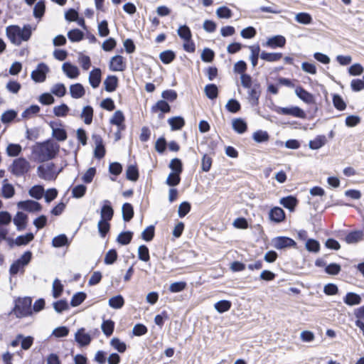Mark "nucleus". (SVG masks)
Returning a JSON list of instances; mask_svg holds the SVG:
<instances>
[{"mask_svg": "<svg viewBox=\"0 0 364 364\" xmlns=\"http://www.w3.org/2000/svg\"><path fill=\"white\" fill-rule=\"evenodd\" d=\"M21 146L19 144H10L6 148V153L9 156H16L21 153Z\"/></svg>", "mask_w": 364, "mask_h": 364, "instance_id": "nucleus-56", "label": "nucleus"}, {"mask_svg": "<svg viewBox=\"0 0 364 364\" xmlns=\"http://www.w3.org/2000/svg\"><path fill=\"white\" fill-rule=\"evenodd\" d=\"M84 33L80 30L75 28L68 33V37L72 42H79L83 38Z\"/></svg>", "mask_w": 364, "mask_h": 364, "instance_id": "nucleus-48", "label": "nucleus"}, {"mask_svg": "<svg viewBox=\"0 0 364 364\" xmlns=\"http://www.w3.org/2000/svg\"><path fill=\"white\" fill-rule=\"evenodd\" d=\"M333 104L334 107L340 111L344 110L346 107V102L339 95H333Z\"/></svg>", "mask_w": 364, "mask_h": 364, "instance_id": "nucleus-62", "label": "nucleus"}, {"mask_svg": "<svg viewBox=\"0 0 364 364\" xmlns=\"http://www.w3.org/2000/svg\"><path fill=\"white\" fill-rule=\"evenodd\" d=\"M48 72V66L44 63H41L37 65L36 69L32 71L31 79L36 82H43L46 80Z\"/></svg>", "mask_w": 364, "mask_h": 364, "instance_id": "nucleus-6", "label": "nucleus"}, {"mask_svg": "<svg viewBox=\"0 0 364 364\" xmlns=\"http://www.w3.org/2000/svg\"><path fill=\"white\" fill-rule=\"evenodd\" d=\"M70 93L73 98L78 99L85 95V90L82 84L75 83L70 86Z\"/></svg>", "mask_w": 364, "mask_h": 364, "instance_id": "nucleus-20", "label": "nucleus"}, {"mask_svg": "<svg viewBox=\"0 0 364 364\" xmlns=\"http://www.w3.org/2000/svg\"><path fill=\"white\" fill-rule=\"evenodd\" d=\"M126 176L128 180L136 181L139 178V171L137 167L134 165L129 166L126 171Z\"/></svg>", "mask_w": 364, "mask_h": 364, "instance_id": "nucleus-45", "label": "nucleus"}, {"mask_svg": "<svg viewBox=\"0 0 364 364\" xmlns=\"http://www.w3.org/2000/svg\"><path fill=\"white\" fill-rule=\"evenodd\" d=\"M61 171L62 168L58 171H56L55 170V164L53 163L48 164L46 166H39L37 168L38 176L47 181L55 179Z\"/></svg>", "mask_w": 364, "mask_h": 364, "instance_id": "nucleus-4", "label": "nucleus"}, {"mask_svg": "<svg viewBox=\"0 0 364 364\" xmlns=\"http://www.w3.org/2000/svg\"><path fill=\"white\" fill-rule=\"evenodd\" d=\"M248 91V99L252 105H257L261 95V86L259 83H255Z\"/></svg>", "mask_w": 364, "mask_h": 364, "instance_id": "nucleus-13", "label": "nucleus"}, {"mask_svg": "<svg viewBox=\"0 0 364 364\" xmlns=\"http://www.w3.org/2000/svg\"><path fill=\"white\" fill-rule=\"evenodd\" d=\"M305 247L310 252L318 253L320 250V244L314 239H308Z\"/></svg>", "mask_w": 364, "mask_h": 364, "instance_id": "nucleus-41", "label": "nucleus"}, {"mask_svg": "<svg viewBox=\"0 0 364 364\" xmlns=\"http://www.w3.org/2000/svg\"><path fill=\"white\" fill-rule=\"evenodd\" d=\"M285 43V38L282 36L278 35L268 38L266 42V46L271 48H276L277 47H284Z\"/></svg>", "mask_w": 364, "mask_h": 364, "instance_id": "nucleus-17", "label": "nucleus"}, {"mask_svg": "<svg viewBox=\"0 0 364 364\" xmlns=\"http://www.w3.org/2000/svg\"><path fill=\"white\" fill-rule=\"evenodd\" d=\"M68 244V239L65 234L55 237L52 240V245L55 247H60Z\"/></svg>", "mask_w": 364, "mask_h": 364, "instance_id": "nucleus-49", "label": "nucleus"}, {"mask_svg": "<svg viewBox=\"0 0 364 364\" xmlns=\"http://www.w3.org/2000/svg\"><path fill=\"white\" fill-rule=\"evenodd\" d=\"M280 204H282L284 208L292 211L297 204V199L292 196L284 197L281 198Z\"/></svg>", "mask_w": 364, "mask_h": 364, "instance_id": "nucleus-29", "label": "nucleus"}, {"mask_svg": "<svg viewBox=\"0 0 364 364\" xmlns=\"http://www.w3.org/2000/svg\"><path fill=\"white\" fill-rule=\"evenodd\" d=\"M295 94L300 100L306 104L311 105L314 103V95L301 86H299L295 89Z\"/></svg>", "mask_w": 364, "mask_h": 364, "instance_id": "nucleus-14", "label": "nucleus"}, {"mask_svg": "<svg viewBox=\"0 0 364 364\" xmlns=\"http://www.w3.org/2000/svg\"><path fill=\"white\" fill-rule=\"evenodd\" d=\"M56 123L51 122L50 123V127L52 129V135L54 138H55L58 141H65L67 139V133L66 131L61 128H58L55 126Z\"/></svg>", "mask_w": 364, "mask_h": 364, "instance_id": "nucleus-19", "label": "nucleus"}, {"mask_svg": "<svg viewBox=\"0 0 364 364\" xmlns=\"http://www.w3.org/2000/svg\"><path fill=\"white\" fill-rule=\"evenodd\" d=\"M217 16L220 18H230L232 17V11L227 6H220L216 11Z\"/></svg>", "mask_w": 364, "mask_h": 364, "instance_id": "nucleus-61", "label": "nucleus"}, {"mask_svg": "<svg viewBox=\"0 0 364 364\" xmlns=\"http://www.w3.org/2000/svg\"><path fill=\"white\" fill-rule=\"evenodd\" d=\"M6 33L10 41L19 46L22 41H27L31 36V26L25 25L22 28L18 26H9L6 28Z\"/></svg>", "mask_w": 364, "mask_h": 364, "instance_id": "nucleus-2", "label": "nucleus"}, {"mask_svg": "<svg viewBox=\"0 0 364 364\" xmlns=\"http://www.w3.org/2000/svg\"><path fill=\"white\" fill-rule=\"evenodd\" d=\"M97 29L98 33L101 37H106L109 34L108 23L106 20H103L98 23Z\"/></svg>", "mask_w": 364, "mask_h": 364, "instance_id": "nucleus-63", "label": "nucleus"}, {"mask_svg": "<svg viewBox=\"0 0 364 364\" xmlns=\"http://www.w3.org/2000/svg\"><path fill=\"white\" fill-rule=\"evenodd\" d=\"M17 206L19 209L28 211V212H39L41 210V205L35 200H27L20 201L17 203Z\"/></svg>", "mask_w": 364, "mask_h": 364, "instance_id": "nucleus-8", "label": "nucleus"}, {"mask_svg": "<svg viewBox=\"0 0 364 364\" xmlns=\"http://www.w3.org/2000/svg\"><path fill=\"white\" fill-rule=\"evenodd\" d=\"M51 92L57 97H63L66 93V88L64 84H55L51 89Z\"/></svg>", "mask_w": 364, "mask_h": 364, "instance_id": "nucleus-59", "label": "nucleus"}, {"mask_svg": "<svg viewBox=\"0 0 364 364\" xmlns=\"http://www.w3.org/2000/svg\"><path fill=\"white\" fill-rule=\"evenodd\" d=\"M62 70L67 77L71 79L77 78L80 74L77 67L68 62L63 64Z\"/></svg>", "mask_w": 364, "mask_h": 364, "instance_id": "nucleus-15", "label": "nucleus"}, {"mask_svg": "<svg viewBox=\"0 0 364 364\" xmlns=\"http://www.w3.org/2000/svg\"><path fill=\"white\" fill-rule=\"evenodd\" d=\"M32 300L30 297L19 298L15 301L14 314L18 318L26 317L31 314Z\"/></svg>", "mask_w": 364, "mask_h": 364, "instance_id": "nucleus-3", "label": "nucleus"}, {"mask_svg": "<svg viewBox=\"0 0 364 364\" xmlns=\"http://www.w3.org/2000/svg\"><path fill=\"white\" fill-rule=\"evenodd\" d=\"M278 113L284 115H291L293 117L304 119L306 117L304 111L299 107H280Z\"/></svg>", "mask_w": 364, "mask_h": 364, "instance_id": "nucleus-10", "label": "nucleus"}, {"mask_svg": "<svg viewBox=\"0 0 364 364\" xmlns=\"http://www.w3.org/2000/svg\"><path fill=\"white\" fill-rule=\"evenodd\" d=\"M326 143V138L324 135L317 136L314 139L309 141V148L311 149H318L323 146Z\"/></svg>", "mask_w": 364, "mask_h": 364, "instance_id": "nucleus-28", "label": "nucleus"}, {"mask_svg": "<svg viewBox=\"0 0 364 364\" xmlns=\"http://www.w3.org/2000/svg\"><path fill=\"white\" fill-rule=\"evenodd\" d=\"M138 257L140 260L143 262H148L150 259L149 256V248L144 245H141L138 248Z\"/></svg>", "mask_w": 364, "mask_h": 364, "instance_id": "nucleus-53", "label": "nucleus"}, {"mask_svg": "<svg viewBox=\"0 0 364 364\" xmlns=\"http://www.w3.org/2000/svg\"><path fill=\"white\" fill-rule=\"evenodd\" d=\"M75 341L80 346L83 347L90 343L92 338L90 333L85 332L84 328H80L75 334Z\"/></svg>", "mask_w": 364, "mask_h": 364, "instance_id": "nucleus-9", "label": "nucleus"}, {"mask_svg": "<svg viewBox=\"0 0 364 364\" xmlns=\"http://www.w3.org/2000/svg\"><path fill=\"white\" fill-rule=\"evenodd\" d=\"M114 215V210L112 207L111 202L108 200L102 201V206L100 210L101 220L110 221Z\"/></svg>", "mask_w": 364, "mask_h": 364, "instance_id": "nucleus-11", "label": "nucleus"}, {"mask_svg": "<svg viewBox=\"0 0 364 364\" xmlns=\"http://www.w3.org/2000/svg\"><path fill=\"white\" fill-rule=\"evenodd\" d=\"M231 302L228 300H221L215 304L214 306L219 313L228 311L231 308Z\"/></svg>", "mask_w": 364, "mask_h": 364, "instance_id": "nucleus-50", "label": "nucleus"}, {"mask_svg": "<svg viewBox=\"0 0 364 364\" xmlns=\"http://www.w3.org/2000/svg\"><path fill=\"white\" fill-rule=\"evenodd\" d=\"M69 111L68 107L65 104L55 106L53 108V113L57 117H65Z\"/></svg>", "mask_w": 364, "mask_h": 364, "instance_id": "nucleus-64", "label": "nucleus"}, {"mask_svg": "<svg viewBox=\"0 0 364 364\" xmlns=\"http://www.w3.org/2000/svg\"><path fill=\"white\" fill-rule=\"evenodd\" d=\"M104 85L107 92H114L118 85V78L115 75H108L104 81Z\"/></svg>", "mask_w": 364, "mask_h": 364, "instance_id": "nucleus-22", "label": "nucleus"}, {"mask_svg": "<svg viewBox=\"0 0 364 364\" xmlns=\"http://www.w3.org/2000/svg\"><path fill=\"white\" fill-rule=\"evenodd\" d=\"M273 246L277 250H282L287 247H296V242L288 237H277L273 240Z\"/></svg>", "mask_w": 364, "mask_h": 364, "instance_id": "nucleus-7", "label": "nucleus"}, {"mask_svg": "<svg viewBox=\"0 0 364 364\" xmlns=\"http://www.w3.org/2000/svg\"><path fill=\"white\" fill-rule=\"evenodd\" d=\"M59 149V144L48 140L36 146L33 153L38 161L44 162L55 158Z\"/></svg>", "mask_w": 364, "mask_h": 364, "instance_id": "nucleus-1", "label": "nucleus"}, {"mask_svg": "<svg viewBox=\"0 0 364 364\" xmlns=\"http://www.w3.org/2000/svg\"><path fill=\"white\" fill-rule=\"evenodd\" d=\"M177 33L183 41L191 40L192 37L191 31L186 25L179 26Z\"/></svg>", "mask_w": 364, "mask_h": 364, "instance_id": "nucleus-44", "label": "nucleus"}, {"mask_svg": "<svg viewBox=\"0 0 364 364\" xmlns=\"http://www.w3.org/2000/svg\"><path fill=\"white\" fill-rule=\"evenodd\" d=\"M168 122L171 127V130L181 129L185 124V121L181 117H174L169 118Z\"/></svg>", "mask_w": 364, "mask_h": 364, "instance_id": "nucleus-30", "label": "nucleus"}, {"mask_svg": "<svg viewBox=\"0 0 364 364\" xmlns=\"http://www.w3.org/2000/svg\"><path fill=\"white\" fill-rule=\"evenodd\" d=\"M40 111L38 105H33L26 109L21 114V117L25 119L31 118L33 115L36 114Z\"/></svg>", "mask_w": 364, "mask_h": 364, "instance_id": "nucleus-51", "label": "nucleus"}, {"mask_svg": "<svg viewBox=\"0 0 364 364\" xmlns=\"http://www.w3.org/2000/svg\"><path fill=\"white\" fill-rule=\"evenodd\" d=\"M225 107L227 109L232 113L237 112L241 107L240 102L235 99L229 100Z\"/></svg>", "mask_w": 364, "mask_h": 364, "instance_id": "nucleus-60", "label": "nucleus"}, {"mask_svg": "<svg viewBox=\"0 0 364 364\" xmlns=\"http://www.w3.org/2000/svg\"><path fill=\"white\" fill-rule=\"evenodd\" d=\"M232 128L238 134H243L247 131V125L244 119L237 118L232 120Z\"/></svg>", "mask_w": 364, "mask_h": 364, "instance_id": "nucleus-26", "label": "nucleus"}, {"mask_svg": "<svg viewBox=\"0 0 364 364\" xmlns=\"http://www.w3.org/2000/svg\"><path fill=\"white\" fill-rule=\"evenodd\" d=\"M176 57V55L173 51L171 50H167L163 51L159 55V58L164 64H168L171 63Z\"/></svg>", "mask_w": 364, "mask_h": 364, "instance_id": "nucleus-43", "label": "nucleus"}, {"mask_svg": "<svg viewBox=\"0 0 364 364\" xmlns=\"http://www.w3.org/2000/svg\"><path fill=\"white\" fill-rule=\"evenodd\" d=\"M252 139L257 143H263L269 141V135L266 131L257 130L253 133Z\"/></svg>", "mask_w": 364, "mask_h": 364, "instance_id": "nucleus-33", "label": "nucleus"}, {"mask_svg": "<svg viewBox=\"0 0 364 364\" xmlns=\"http://www.w3.org/2000/svg\"><path fill=\"white\" fill-rule=\"evenodd\" d=\"M86 299V294L84 292H77L75 294L70 301L72 306H77L81 304Z\"/></svg>", "mask_w": 364, "mask_h": 364, "instance_id": "nucleus-55", "label": "nucleus"}, {"mask_svg": "<svg viewBox=\"0 0 364 364\" xmlns=\"http://www.w3.org/2000/svg\"><path fill=\"white\" fill-rule=\"evenodd\" d=\"M28 216L22 212H18L13 221L18 231L24 230L26 227Z\"/></svg>", "mask_w": 364, "mask_h": 364, "instance_id": "nucleus-18", "label": "nucleus"}, {"mask_svg": "<svg viewBox=\"0 0 364 364\" xmlns=\"http://www.w3.org/2000/svg\"><path fill=\"white\" fill-rule=\"evenodd\" d=\"M80 117L83 119L85 124H90L92 122L93 108L90 105L84 107Z\"/></svg>", "mask_w": 364, "mask_h": 364, "instance_id": "nucleus-27", "label": "nucleus"}, {"mask_svg": "<svg viewBox=\"0 0 364 364\" xmlns=\"http://www.w3.org/2000/svg\"><path fill=\"white\" fill-rule=\"evenodd\" d=\"M97 228L101 237H105L110 228L109 220L100 219L97 223Z\"/></svg>", "mask_w": 364, "mask_h": 364, "instance_id": "nucleus-52", "label": "nucleus"}, {"mask_svg": "<svg viewBox=\"0 0 364 364\" xmlns=\"http://www.w3.org/2000/svg\"><path fill=\"white\" fill-rule=\"evenodd\" d=\"M110 345L119 353H124L127 350V346L125 343L121 341L118 338H112L110 341Z\"/></svg>", "mask_w": 364, "mask_h": 364, "instance_id": "nucleus-47", "label": "nucleus"}, {"mask_svg": "<svg viewBox=\"0 0 364 364\" xmlns=\"http://www.w3.org/2000/svg\"><path fill=\"white\" fill-rule=\"evenodd\" d=\"M2 196L5 198H11L15 193L14 186L10 183H4L2 188Z\"/></svg>", "mask_w": 364, "mask_h": 364, "instance_id": "nucleus-57", "label": "nucleus"}, {"mask_svg": "<svg viewBox=\"0 0 364 364\" xmlns=\"http://www.w3.org/2000/svg\"><path fill=\"white\" fill-rule=\"evenodd\" d=\"M109 305L113 309H120L122 308L124 304V300L122 296L117 295L115 296H113L109 299Z\"/></svg>", "mask_w": 364, "mask_h": 364, "instance_id": "nucleus-42", "label": "nucleus"}, {"mask_svg": "<svg viewBox=\"0 0 364 364\" xmlns=\"http://www.w3.org/2000/svg\"><path fill=\"white\" fill-rule=\"evenodd\" d=\"M101 328L106 336H110L114 331V323L112 320L104 321Z\"/></svg>", "mask_w": 364, "mask_h": 364, "instance_id": "nucleus-46", "label": "nucleus"}, {"mask_svg": "<svg viewBox=\"0 0 364 364\" xmlns=\"http://www.w3.org/2000/svg\"><path fill=\"white\" fill-rule=\"evenodd\" d=\"M261 59L267 62H276L282 58L281 53H267L262 51L260 54Z\"/></svg>", "mask_w": 364, "mask_h": 364, "instance_id": "nucleus-31", "label": "nucleus"}, {"mask_svg": "<svg viewBox=\"0 0 364 364\" xmlns=\"http://www.w3.org/2000/svg\"><path fill=\"white\" fill-rule=\"evenodd\" d=\"M151 110L154 112L160 110L162 113H168L171 110V107L165 100H159L152 107Z\"/></svg>", "mask_w": 364, "mask_h": 364, "instance_id": "nucleus-38", "label": "nucleus"}, {"mask_svg": "<svg viewBox=\"0 0 364 364\" xmlns=\"http://www.w3.org/2000/svg\"><path fill=\"white\" fill-rule=\"evenodd\" d=\"M46 10L45 1L43 0L38 1L33 8V16L36 18H41L44 15Z\"/></svg>", "mask_w": 364, "mask_h": 364, "instance_id": "nucleus-36", "label": "nucleus"}, {"mask_svg": "<svg viewBox=\"0 0 364 364\" xmlns=\"http://www.w3.org/2000/svg\"><path fill=\"white\" fill-rule=\"evenodd\" d=\"M269 218L275 223H280L285 218L284 211L281 208L275 207L270 210Z\"/></svg>", "mask_w": 364, "mask_h": 364, "instance_id": "nucleus-21", "label": "nucleus"}, {"mask_svg": "<svg viewBox=\"0 0 364 364\" xmlns=\"http://www.w3.org/2000/svg\"><path fill=\"white\" fill-rule=\"evenodd\" d=\"M122 218L125 222H129L134 216V208L132 204L125 203L122 208Z\"/></svg>", "mask_w": 364, "mask_h": 364, "instance_id": "nucleus-24", "label": "nucleus"}, {"mask_svg": "<svg viewBox=\"0 0 364 364\" xmlns=\"http://www.w3.org/2000/svg\"><path fill=\"white\" fill-rule=\"evenodd\" d=\"M204 92L208 98L214 100L217 98L218 95V89L215 84H208L205 85Z\"/></svg>", "mask_w": 364, "mask_h": 364, "instance_id": "nucleus-32", "label": "nucleus"}, {"mask_svg": "<svg viewBox=\"0 0 364 364\" xmlns=\"http://www.w3.org/2000/svg\"><path fill=\"white\" fill-rule=\"evenodd\" d=\"M30 163L24 158H18L13 161L11 166V172L16 176H21L30 170Z\"/></svg>", "mask_w": 364, "mask_h": 364, "instance_id": "nucleus-5", "label": "nucleus"}, {"mask_svg": "<svg viewBox=\"0 0 364 364\" xmlns=\"http://www.w3.org/2000/svg\"><path fill=\"white\" fill-rule=\"evenodd\" d=\"M102 72L100 68H94L89 74V82L92 88L99 87L101 82Z\"/></svg>", "mask_w": 364, "mask_h": 364, "instance_id": "nucleus-16", "label": "nucleus"}, {"mask_svg": "<svg viewBox=\"0 0 364 364\" xmlns=\"http://www.w3.org/2000/svg\"><path fill=\"white\" fill-rule=\"evenodd\" d=\"M249 49L251 51L250 59L253 67L257 65L258 58L259 55L260 48L259 45L250 46Z\"/></svg>", "mask_w": 364, "mask_h": 364, "instance_id": "nucleus-34", "label": "nucleus"}, {"mask_svg": "<svg viewBox=\"0 0 364 364\" xmlns=\"http://www.w3.org/2000/svg\"><path fill=\"white\" fill-rule=\"evenodd\" d=\"M30 196L32 198L39 200L42 198L44 194V188L41 186H33L28 191Z\"/></svg>", "mask_w": 364, "mask_h": 364, "instance_id": "nucleus-40", "label": "nucleus"}, {"mask_svg": "<svg viewBox=\"0 0 364 364\" xmlns=\"http://www.w3.org/2000/svg\"><path fill=\"white\" fill-rule=\"evenodd\" d=\"M296 21L302 24H309L312 21V18L308 13H299L296 15Z\"/></svg>", "mask_w": 364, "mask_h": 364, "instance_id": "nucleus-58", "label": "nucleus"}, {"mask_svg": "<svg viewBox=\"0 0 364 364\" xmlns=\"http://www.w3.org/2000/svg\"><path fill=\"white\" fill-rule=\"evenodd\" d=\"M34 238L33 233L29 232L23 235H19L15 239V245L17 246L26 245Z\"/></svg>", "mask_w": 364, "mask_h": 364, "instance_id": "nucleus-35", "label": "nucleus"}, {"mask_svg": "<svg viewBox=\"0 0 364 364\" xmlns=\"http://www.w3.org/2000/svg\"><path fill=\"white\" fill-rule=\"evenodd\" d=\"M363 238V232L360 230L353 231L349 232L345 238V240L348 244L356 243Z\"/></svg>", "mask_w": 364, "mask_h": 364, "instance_id": "nucleus-25", "label": "nucleus"}, {"mask_svg": "<svg viewBox=\"0 0 364 364\" xmlns=\"http://www.w3.org/2000/svg\"><path fill=\"white\" fill-rule=\"evenodd\" d=\"M109 68L112 71H123L126 68V63L122 55H114L110 60Z\"/></svg>", "mask_w": 364, "mask_h": 364, "instance_id": "nucleus-12", "label": "nucleus"}, {"mask_svg": "<svg viewBox=\"0 0 364 364\" xmlns=\"http://www.w3.org/2000/svg\"><path fill=\"white\" fill-rule=\"evenodd\" d=\"M63 291V286L58 279H55L53 282L52 292L53 296L55 299L58 298Z\"/></svg>", "mask_w": 364, "mask_h": 364, "instance_id": "nucleus-54", "label": "nucleus"}, {"mask_svg": "<svg viewBox=\"0 0 364 364\" xmlns=\"http://www.w3.org/2000/svg\"><path fill=\"white\" fill-rule=\"evenodd\" d=\"M124 121V116L122 111H116L112 117L110 119V123L117 125L119 129L122 127V124Z\"/></svg>", "mask_w": 364, "mask_h": 364, "instance_id": "nucleus-37", "label": "nucleus"}, {"mask_svg": "<svg viewBox=\"0 0 364 364\" xmlns=\"http://www.w3.org/2000/svg\"><path fill=\"white\" fill-rule=\"evenodd\" d=\"M361 297L360 295L354 292H348L343 298V302L348 306L358 305L361 303Z\"/></svg>", "mask_w": 364, "mask_h": 364, "instance_id": "nucleus-23", "label": "nucleus"}, {"mask_svg": "<svg viewBox=\"0 0 364 364\" xmlns=\"http://www.w3.org/2000/svg\"><path fill=\"white\" fill-rule=\"evenodd\" d=\"M132 235L133 233L130 231L122 232L118 235L117 242L122 245H127L130 243Z\"/></svg>", "mask_w": 364, "mask_h": 364, "instance_id": "nucleus-39", "label": "nucleus"}]
</instances>
